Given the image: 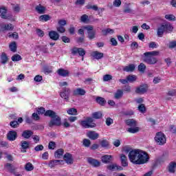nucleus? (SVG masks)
I'll return each mask as SVG.
<instances>
[{
  "instance_id": "1",
  "label": "nucleus",
  "mask_w": 176,
  "mask_h": 176,
  "mask_svg": "<svg viewBox=\"0 0 176 176\" xmlns=\"http://www.w3.org/2000/svg\"><path fill=\"white\" fill-rule=\"evenodd\" d=\"M128 157L133 164H145V163L149 162V155H148V153L140 149L131 150Z\"/></svg>"
},
{
  "instance_id": "2",
  "label": "nucleus",
  "mask_w": 176,
  "mask_h": 176,
  "mask_svg": "<svg viewBox=\"0 0 176 176\" xmlns=\"http://www.w3.org/2000/svg\"><path fill=\"white\" fill-rule=\"evenodd\" d=\"M45 116L51 118L49 122V127H54V126H61V118L57 115V113L53 110H47Z\"/></svg>"
},
{
  "instance_id": "3",
  "label": "nucleus",
  "mask_w": 176,
  "mask_h": 176,
  "mask_svg": "<svg viewBox=\"0 0 176 176\" xmlns=\"http://www.w3.org/2000/svg\"><path fill=\"white\" fill-rule=\"evenodd\" d=\"M173 30H174V28H173V25H171L170 23L162 25L157 28V35L159 36V38H162L164 32L166 34H168L170 32H173Z\"/></svg>"
},
{
  "instance_id": "4",
  "label": "nucleus",
  "mask_w": 176,
  "mask_h": 176,
  "mask_svg": "<svg viewBox=\"0 0 176 176\" xmlns=\"http://www.w3.org/2000/svg\"><path fill=\"white\" fill-rule=\"evenodd\" d=\"M94 120L91 117H88L85 120H82L80 122V126L84 129H93L96 127V123L93 122Z\"/></svg>"
},
{
  "instance_id": "5",
  "label": "nucleus",
  "mask_w": 176,
  "mask_h": 176,
  "mask_svg": "<svg viewBox=\"0 0 176 176\" xmlns=\"http://www.w3.org/2000/svg\"><path fill=\"white\" fill-rule=\"evenodd\" d=\"M155 140L157 145H164L166 141V135L162 132H158L156 133Z\"/></svg>"
},
{
  "instance_id": "6",
  "label": "nucleus",
  "mask_w": 176,
  "mask_h": 176,
  "mask_svg": "<svg viewBox=\"0 0 176 176\" xmlns=\"http://www.w3.org/2000/svg\"><path fill=\"white\" fill-rule=\"evenodd\" d=\"M71 94V89L69 87H63L62 91L60 92L61 98L65 100V101H69V95Z\"/></svg>"
},
{
  "instance_id": "7",
  "label": "nucleus",
  "mask_w": 176,
  "mask_h": 176,
  "mask_svg": "<svg viewBox=\"0 0 176 176\" xmlns=\"http://www.w3.org/2000/svg\"><path fill=\"white\" fill-rule=\"evenodd\" d=\"M72 54H79L81 57H85L86 56V51L83 48H78L76 47L72 50Z\"/></svg>"
},
{
  "instance_id": "8",
  "label": "nucleus",
  "mask_w": 176,
  "mask_h": 176,
  "mask_svg": "<svg viewBox=\"0 0 176 176\" xmlns=\"http://www.w3.org/2000/svg\"><path fill=\"white\" fill-rule=\"evenodd\" d=\"M143 61L144 63H146L147 64L153 65L157 63V58H156L154 56L148 55V56H144Z\"/></svg>"
},
{
  "instance_id": "9",
  "label": "nucleus",
  "mask_w": 176,
  "mask_h": 176,
  "mask_svg": "<svg viewBox=\"0 0 176 176\" xmlns=\"http://www.w3.org/2000/svg\"><path fill=\"white\" fill-rule=\"evenodd\" d=\"M135 91L137 94H144L148 91V85L144 84L138 87Z\"/></svg>"
},
{
  "instance_id": "10",
  "label": "nucleus",
  "mask_w": 176,
  "mask_h": 176,
  "mask_svg": "<svg viewBox=\"0 0 176 176\" xmlns=\"http://www.w3.org/2000/svg\"><path fill=\"white\" fill-rule=\"evenodd\" d=\"M87 137H89L90 140L95 141V140H97L98 137H100V134L94 131H89L87 133Z\"/></svg>"
},
{
  "instance_id": "11",
  "label": "nucleus",
  "mask_w": 176,
  "mask_h": 176,
  "mask_svg": "<svg viewBox=\"0 0 176 176\" xmlns=\"http://www.w3.org/2000/svg\"><path fill=\"white\" fill-rule=\"evenodd\" d=\"M48 35L52 41H58V39H60V34L54 30L49 32Z\"/></svg>"
},
{
  "instance_id": "12",
  "label": "nucleus",
  "mask_w": 176,
  "mask_h": 176,
  "mask_svg": "<svg viewBox=\"0 0 176 176\" xmlns=\"http://www.w3.org/2000/svg\"><path fill=\"white\" fill-rule=\"evenodd\" d=\"M63 159L67 164H72L74 163V157L72 155L69 153H67L64 155Z\"/></svg>"
},
{
  "instance_id": "13",
  "label": "nucleus",
  "mask_w": 176,
  "mask_h": 176,
  "mask_svg": "<svg viewBox=\"0 0 176 176\" xmlns=\"http://www.w3.org/2000/svg\"><path fill=\"white\" fill-rule=\"evenodd\" d=\"M87 162L89 164H91V166H93V167H100L101 164V162H100L98 160L91 157H88Z\"/></svg>"
},
{
  "instance_id": "14",
  "label": "nucleus",
  "mask_w": 176,
  "mask_h": 176,
  "mask_svg": "<svg viewBox=\"0 0 176 176\" xmlns=\"http://www.w3.org/2000/svg\"><path fill=\"white\" fill-rule=\"evenodd\" d=\"M113 157L112 155H104L101 157V161L102 163H104V164H109L112 162Z\"/></svg>"
},
{
  "instance_id": "15",
  "label": "nucleus",
  "mask_w": 176,
  "mask_h": 176,
  "mask_svg": "<svg viewBox=\"0 0 176 176\" xmlns=\"http://www.w3.org/2000/svg\"><path fill=\"white\" fill-rule=\"evenodd\" d=\"M57 74L59 75V76H63V78L69 76V71L63 68L58 69L57 70Z\"/></svg>"
},
{
  "instance_id": "16",
  "label": "nucleus",
  "mask_w": 176,
  "mask_h": 176,
  "mask_svg": "<svg viewBox=\"0 0 176 176\" xmlns=\"http://www.w3.org/2000/svg\"><path fill=\"white\" fill-rule=\"evenodd\" d=\"M7 138L9 141H15L16 138H17V132L10 131L7 135Z\"/></svg>"
},
{
  "instance_id": "17",
  "label": "nucleus",
  "mask_w": 176,
  "mask_h": 176,
  "mask_svg": "<svg viewBox=\"0 0 176 176\" xmlns=\"http://www.w3.org/2000/svg\"><path fill=\"white\" fill-rule=\"evenodd\" d=\"M91 56L96 60H101L104 57V53L94 51L91 53Z\"/></svg>"
},
{
  "instance_id": "18",
  "label": "nucleus",
  "mask_w": 176,
  "mask_h": 176,
  "mask_svg": "<svg viewBox=\"0 0 176 176\" xmlns=\"http://www.w3.org/2000/svg\"><path fill=\"white\" fill-rule=\"evenodd\" d=\"M6 13H8V8L6 7L0 8V16L1 19H4L5 20L9 19V16L6 15Z\"/></svg>"
},
{
  "instance_id": "19",
  "label": "nucleus",
  "mask_w": 176,
  "mask_h": 176,
  "mask_svg": "<svg viewBox=\"0 0 176 176\" xmlns=\"http://www.w3.org/2000/svg\"><path fill=\"white\" fill-rule=\"evenodd\" d=\"M86 90L82 88H77L73 91V96H85Z\"/></svg>"
},
{
  "instance_id": "20",
  "label": "nucleus",
  "mask_w": 176,
  "mask_h": 176,
  "mask_svg": "<svg viewBox=\"0 0 176 176\" xmlns=\"http://www.w3.org/2000/svg\"><path fill=\"white\" fill-rule=\"evenodd\" d=\"M34 135V132L31 130H25L22 133V137L25 140H29Z\"/></svg>"
},
{
  "instance_id": "21",
  "label": "nucleus",
  "mask_w": 176,
  "mask_h": 176,
  "mask_svg": "<svg viewBox=\"0 0 176 176\" xmlns=\"http://www.w3.org/2000/svg\"><path fill=\"white\" fill-rule=\"evenodd\" d=\"M35 10L38 14H44L45 12H46V8L39 4L35 7Z\"/></svg>"
},
{
  "instance_id": "22",
  "label": "nucleus",
  "mask_w": 176,
  "mask_h": 176,
  "mask_svg": "<svg viewBox=\"0 0 176 176\" xmlns=\"http://www.w3.org/2000/svg\"><path fill=\"white\" fill-rule=\"evenodd\" d=\"M1 28L2 31H13V29L14 27L13 26L12 24L9 23V24H3L1 25Z\"/></svg>"
},
{
  "instance_id": "23",
  "label": "nucleus",
  "mask_w": 176,
  "mask_h": 176,
  "mask_svg": "<svg viewBox=\"0 0 176 176\" xmlns=\"http://www.w3.org/2000/svg\"><path fill=\"white\" fill-rule=\"evenodd\" d=\"M120 157L122 167H127V166H129V162H127V157H126L124 154H121L120 155Z\"/></svg>"
},
{
  "instance_id": "24",
  "label": "nucleus",
  "mask_w": 176,
  "mask_h": 176,
  "mask_svg": "<svg viewBox=\"0 0 176 176\" xmlns=\"http://www.w3.org/2000/svg\"><path fill=\"white\" fill-rule=\"evenodd\" d=\"M9 61V58H8V55L5 52H3L0 56V63L3 65L6 64Z\"/></svg>"
},
{
  "instance_id": "25",
  "label": "nucleus",
  "mask_w": 176,
  "mask_h": 176,
  "mask_svg": "<svg viewBox=\"0 0 176 176\" xmlns=\"http://www.w3.org/2000/svg\"><path fill=\"white\" fill-rule=\"evenodd\" d=\"M125 123L129 127H135L137 126V121L134 119H128L125 121Z\"/></svg>"
},
{
  "instance_id": "26",
  "label": "nucleus",
  "mask_w": 176,
  "mask_h": 176,
  "mask_svg": "<svg viewBox=\"0 0 176 176\" xmlns=\"http://www.w3.org/2000/svg\"><path fill=\"white\" fill-rule=\"evenodd\" d=\"M63 162V160H51L50 163L48 164L49 167L50 168H53V167H56V166H58Z\"/></svg>"
},
{
  "instance_id": "27",
  "label": "nucleus",
  "mask_w": 176,
  "mask_h": 176,
  "mask_svg": "<svg viewBox=\"0 0 176 176\" xmlns=\"http://www.w3.org/2000/svg\"><path fill=\"white\" fill-rule=\"evenodd\" d=\"M166 160H168V153L165 152L163 155L158 159L159 163H164Z\"/></svg>"
},
{
  "instance_id": "28",
  "label": "nucleus",
  "mask_w": 176,
  "mask_h": 176,
  "mask_svg": "<svg viewBox=\"0 0 176 176\" xmlns=\"http://www.w3.org/2000/svg\"><path fill=\"white\" fill-rule=\"evenodd\" d=\"M134 69H135V65H134V64H131L124 67L123 71L125 72H134Z\"/></svg>"
},
{
  "instance_id": "29",
  "label": "nucleus",
  "mask_w": 176,
  "mask_h": 176,
  "mask_svg": "<svg viewBox=\"0 0 176 176\" xmlns=\"http://www.w3.org/2000/svg\"><path fill=\"white\" fill-rule=\"evenodd\" d=\"M63 154L64 150H63L62 148H59L55 152V157L56 159H61V157H63Z\"/></svg>"
},
{
  "instance_id": "30",
  "label": "nucleus",
  "mask_w": 176,
  "mask_h": 176,
  "mask_svg": "<svg viewBox=\"0 0 176 176\" xmlns=\"http://www.w3.org/2000/svg\"><path fill=\"white\" fill-rule=\"evenodd\" d=\"M9 47L11 52H12L13 53H16V52H17V44L16 43L15 41L12 42L9 45Z\"/></svg>"
},
{
  "instance_id": "31",
  "label": "nucleus",
  "mask_w": 176,
  "mask_h": 176,
  "mask_svg": "<svg viewBox=\"0 0 176 176\" xmlns=\"http://www.w3.org/2000/svg\"><path fill=\"white\" fill-rule=\"evenodd\" d=\"M96 102H98V104H99L100 105L104 107V105L107 104V100H105L104 98L98 96L96 98Z\"/></svg>"
},
{
  "instance_id": "32",
  "label": "nucleus",
  "mask_w": 176,
  "mask_h": 176,
  "mask_svg": "<svg viewBox=\"0 0 176 176\" xmlns=\"http://www.w3.org/2000/svg\"><path fill=\"white\" fill-rule=\"evenodd\" d=\"M6 167L7 168L9 173H11V174H14V173H16L14 171L15 170L14 166H13V165H12L11 164L7 163L6 164Z\"/></svg>"
},
{
  "instance_id": "33",
  "label": "nucleus",
  "mask_w": 176,
  "mask_h": 176,
  "mask_svg": "<svg viewBox=\"0 0 176 176\" xmlns=\"http://www.w3.org/2000/svg\"><path fill=\"white\" fill-rule=\"evenodd\" d=\"M122 97H123V91H122V89L117 90L114 95L116 100H119L120 98H122Z\"/></svg>"
},
{
  "instance_id": "34",
  "label": "nucleus",
  "mask_w": 176,
  "mask_h": 176,
  "mask_svg": "<svg viewBox=\"0 0 176 176\" xmlns=\"http://www.w3.org/2000/svg\"><path fill=\"white\" fill-rule=\"evenodd\" d=\"M126 79L128 80V83H133L137 80V76L135 75H129L126 76Z\"/></svg>"
},
{
  "instance_id": "35",
  "label": "nucleus",
  "mask_w": 176,
  "mask_h": 176,
  "mask_svg": "<svg viewBox=\"0 0 176 176\" xmlns=\"http://www.w3.org/2000/svg\"><path fill=\"white\" fill-rule=\"evenodd\" d=\"M93 119H101L102 118V113L101 111H97L92 113Z\"/></svg>"
},
{
  "instance_id": "36",
  "label": "nucleus",
  "mask_w": 176,
  "mask_h": 176,
  "mask_svg": "<svg viewBox=\"0 0 176 176\" xmlns=\"http://www.w3.org/2000/svg\"><path fill=\"white\" fill-rule=\"evenodd\" d=\"M107 168L110 171H116V168H118V164H109L107 166Z\"/></svg>"
},
{
  "instance_id": "37",
  "label": "nucleus",
  "mask_w": 176,
  "mask_h": 176,
  "mask_svg": "<svg viewBox=\"0 0 176 176\" xmlns=\"http://www.w3.org/2000/svg\"><path fill=\"white\" fill-rule=\"evenodd\" d=\"M175 168H176V163L175 162L170 163L168 166L169 173H175Z\"/></svg>"
},
{
  "instance_id": "38",
  "label": "nucleus",
  "mask_w": 176,
  "mask_h": 176,
  "mask_svg": "<svg viewBox=\"0 0 176 176\" xmlns=\"http://www.w3.org/2000/svg\"><path fill=\"white\" fill-rule=\"evenodd\" d=\"M127 131L132 134H135V133H138L140 131V128L138 126H133V128L131 127L127 129Z\"/></svg>"
},
{
  "instance_id": "39",
  "label": "nucleus",
  "mask_w": 176,
  "mask_h": 176,
  "mask_svg": "<svg viewBox=\"0 0 176 176\" xmlns=\"http://www.w3.org/2000/svg\"><path fill=\"white\" fill-rule=\"evenodd\" d=\"M159 51H152V52H145L144 54V56H151V57H153V56H159Z\"/></svg>"
},
{
  "instance_id": "40",
  "label": "nucleus",
  "mask_w": 176,
  "mask_h": 176,
  "mask_svg": "<svg viewBox=\"0 0 176 176\" xmlns=\"http://www.w3.org/2000/svg\"><path fill=\"white\" fill-rule=\"evenodd\" d=\"M12 61L16 62V61H20L21 60H23V58H21V56L19 54H14L11 57Z\"/></svg>"
},
{
  "instance_id": "41",
  "label": "nucleus",
  "mask_w": 176,
  "mask_h": 176,
  "mask_svg": "<svg viewBox=\"0 0 176 176\" xmlns=\"http://www.w3.org/2000/svg\"><path fill=\"white\" fill-rule=\"evenodd\" d=\"M25 170L26 171H32V170H34V165H32V164L30 162L27 163L25 165Z\"/></svg>"
},
{
  "instance_id": "42",
  "label": "nucleus",
  "mask_w": 176,
  "mask_h": 176,
  "mask_svg": "<svg viewBox=\"0 0 176 176\" xmlns=\"http://www.w3.org/2000/svg\"><path fill=\"white\" fill-rule=\"evenodd\" d=\"M40 21H49L50 20V16L47 14L41 15L39 17Z\"/></svg>"
},
{
  "instance_id": "43",
  "label": "nucleus",
  "mask_w": 176,
  "mask_h": 176,
  "mask_svg": "<svg viewBox=\"0 0 176 176\" xmlns=\"http://www.w3.org/2000/svg\"><path fill=\"white\" fill-rule=\"evenodd\" d=\"M114 31L112 29L107 28L102 30V35H108V34H113Z\"/></svg>"
},
{
  "instance_id": "44",
  "label": "nucleus",
  "mask_w": 176,
  "mask_h": 176,
  "mask_svg": "<svg viewBox=\"0 0 176 176\" xmlns=\"http://www.w3.org/2000/svg\"><path fill=\"white\" fill-rule=\"evenodd\" d=\"M145 69H146V66L143 63H140L138 65V71H140V72L144 73V72H145Z\"/></svg>"
},
{
  "instance_id": "45",
  "label": "nucleus",
  "mask_w": 176,
  "mask_h": 176,
  "mask_svg": "<svg viewBox=\"0 0 176 176\" xmlns=\"http://www.w3.org/2000/svg\"><path fill=\"white\" fill-rule=\"evenodd\" d=\"M148 47L149 49H157V47H159V45H157L156 42L151 41L148 44Z\"/></svg>"
},
{
  "instance_id": "46",
  "label": "nucleus",
  "mask_w": 176,
  "mask_h": 176,
  "mask_svg": "<svg viewBox=\"0 0 176 176\" xmlns=\"http://www.w3.org/2000/svg\"><path fill=\"white\" fill-rule=\"evenodd\" d=\"M21 148L23 149H28L29 146H30V143L27 141H21Z\"/></svg>"
},
{
  "instance_id": "47",
  "label": "nucleus",
  "mask_w": 176,
  "mask_h": 176,
  "mask_svg": "<svg viewBox=\"0 0 176 176\" xmlns=\"http://www.w3.org/2000/svg\"><path fill=\"white\" fill-rule=\"evenodd\" d=\"M56 31L59 34H64L65 32V28L64 26L56 25Z\"/></svg>"
},
{
  "instance_id": "48",
  "label": "nucleus",
  "mask_w": 176,
  "mask_h": 176,
  "mask_svg": "<svg viewBox=\"0 0 176 176\" xmlns=\"http://www.w3.org/2000/svg\"><path fill=\"white\" fill-rule=\"evenodd\" d=\"M68 115H78V110L74 108L69 109L67 110Z\"/></svg>"
},
{
  "instance_id": "49",
  "label": "nucleus",
  "mask_w": 176,
  "mask_h": 176,
  "mask_svg": "<svg viewBox=\"0 0 176 176\" xmlns=\"http://www.w3.org/2000/svg\"><path fill=\"white\" fill-rule=\"evenodd\" d=\"M58 26L64 27L65 25H67V21L65 19H59L58 21Z\"/></svg>"
},
{
  "instance_id": "50",
  "label": "nucleus",
  "mask_w": 176,
  "mask_h": 176,
  "mask_svg": "<svg viewBox=\"0 0 176 176\" xmlns=\"http://www.w3.org/2000/svg\"><path fill=\"white\" fill-rule=\"evenodd\" d=\"M165 19H166V20H169V21H175V16L173 14L165 15Z\"/></svg>"
},
{
  "instance_id": "51",
  "label": "nucleus",
  "mask_w": 176,
  "mask_h": 176,
  "mask_svg": "<svg viewBox=\"0 0 176 176\" xmlns=\"http://www.w3.org/2000/svg\"><path fill=\"white\" fill-rule=\"evenodd\" d=\"M87 34H88L89 39L91 40L96 38V32L94 31L87 32Z\"/></svg>"
},
{
  "instance_id": "52",
  "label": "nucleus",
  "mask_w": 176,
  "mask_h": 176,
  "mask_svg": "<svg viewBox=\"0 0 176 176\" xmlns=\"http://www.w3.org/2000/svg\"><path fill=\"white\" fill-rule=\"evenodd\" d=\"M37 113L38 115H44L46 113V110L44 107H40L37 109Z\"/></svg>"
},
{
  "instance_id": "53",
  "label": "nucleus",
  "mask_w": 176,
  "mask_h": 176,
  "mask_svg": "<svg viewBox=\"0 0 176 176\" xmlns=\"http://www.w3.org/2000/svg\"><path fill=\"white\" fill-rule=\"evenodd\" d=\"M138 108L140 112H141L142 113H145V111H146V109L145 108V104H140Z\"/></svg>"
},
{
  "instance_id": "54",
  "label": "nucleus",
  "mask_w": 176,
  "mask_h": 176,
  "mask_svg": "<svg viewBox=\"0 0 176 176\" xmlns=\"http://www.w3.org/2000/svg\"><path fill=\"white\" fill-rule=\"evenodd\" d=\"M109 80H112V76L111 74L103 76V82H108Z\"/></svg>"
},
{
  "instance_id": "55",
  "label": "nucleus",
  "mask_w": 176,
  "mask_h": 176,
  "mask_svg": "<svg viewBox=\"0 0 176 176\" xmlns=\"http://www.w3.org/2000/svg\"><path fill=\"white\" fill-rule=\"evenodd\" d=\"M82 144H83L84 146H86L87 148H89V146H90V144H91L90 140L84 139L83 142H82Z\"/></svg>"
},
{
  "instance_id": "56",
  "label": "nucleus",
  "mask_w": 176,
  "mask_h": 176,
  "mask_svg": "<svg viewBox=\"0 0 176 176\" xmlns=\"http://www.w3.org/2000/svg\"><path fill=\"white\" fill-rule=\"evenodd\" d=\"M10 126H11V127H13V129H16L19 126V122L18 121H12L10 123Z\"/></svg>"
},
{
  "instance_id": "57",
  "label": "nucleus",
  "mask_w": 176,
  "mask_h": 176,
  "mask_svg": "<svg viewBox=\"0 0 176 176\" xmlns=\"http://www.w3.org/2000/svg\"><path fill=\"white\" fill-rule=\"evenodd\" d=\"M80 20L82 23H86L87 21H89V16H87V14H83L82 16H81Z\"/></svg>"
},
{
  "instance_id": "58",
  "label": "nucleus",
  "mask_w": 176,
  "mask_h": 176,
  "mask_svg": "<svg viewBox=\"0 0 176 176\" xmlns=\"http://www.w3.org/2000/svg\"><path fill=\"white\" fill-rule=\"evenodd\" d=\"M113 5L116 8H119L120 6V5H122V1H120V0H115L113 2Z\"/></svg>"
},
{
  "instance_id": "59",
  "label": "nucleus",
  "mask_w": 176,
  "mask_h": 176,
  "mask_svg": "<svg viewBox=\"0 0 176 176\" xmlns=\"http://www.w3.org/2000/svg\"><path fill=\"white\" fill-rule=\"evenodd\" d=\"M43 79V78L42 77V76L41 75H36L34 78V82H42V80Z\"/></svg>"
},
{
  "instance_id": "60",
  "label": "nucleus",
  "mask_w": 176,
  "mask_h": 176,
  "mask_svg": "<svg viewBox=\"0 0 176 176\" xmlns=\"http://www.w3.org/2000/svg\"><path fill=\"white\" fill-rule=\"evenodd\" d=\"M61 39L65 43H69L71 42V40L67 36H63Z\"/></svg>"
},
{
  "instance_id": "61",
  "label": "nucleus",
  "mask_w": 176,
  "mask_h": 176,
  "mask_svg": "<svg viewBox=\"0 0 176 176\" xmlns=\"http://www.w3.org/2000/svg\"><path fill=\"white\" fill-rule=\"evenodd\" d=\"M113 124V120L111 118H107L106 119V124L107 126H111V124Z\"/></svg>"
},
{
  "instance_id": "62",
  "label": "nucleus",
  "mask_w": 176,
  "mask_h": 176,
  "mask_svg": "<svg viewBox=\"0 0 176 176\" xmlns=\"http://www.w3.org/2000/svg\"><path fill=\"white\" fill-rule=\"evenodd\" d=\"M36 32L38 36L42 37L45 35V32H43V31L41 29H36Z\"/></svg>"
},
{
  "instance_id": "63",
  "label": "nucleus",
  "mask_w": 176,
  "mask_h": 176,
  "mask_svg": "<svg viewBox=\"0 0 176 176\" xmlns=\"http://www.w3.org/2000/svg\"><path fill=\"white\" fill-rule=\"evenodd\" d=\"M48 148L49 149H54L56 148V142H50L49 144H48Z\"/></svg>"
},
{
  "instance_id": "64",
  "label": "nucleus",
  "mask_w": 176,
  "mask_h": 176,
  "mask_svg": "<svg viewBox=\"0 0 176 176\" xmlns=\"http://www.w3.org/2000/svg\"><path fill=\"white\" fill-rule=\"evenodd\" d=\"M168 47L169 49H174V47H176V41H170Z\"/></svg>"
}]
</instances>
